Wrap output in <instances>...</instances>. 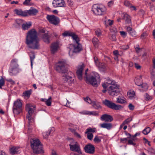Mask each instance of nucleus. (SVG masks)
Returning <instances> with one entry per match:
<instances>
[{"mask_svg":"<svg viewBox=\"0 0 155 155\" xmlns=\"http://www.w3.org/2000/svg\"><path fill=\"white\" fill-rule=\"evenodd\" d=\"M80 39H73V44H70L68 47L69 49V54L71 57L74 53H78L82 50V45L79 43Z\"/></svg>","mask_w":155,"mask_h":155,"instance_id":"1","label":"nucleus"},{"mask_svg":"<svg viewBox=\"0 0 155 155\" xmlns=\"http://www.w3.org/2000/svg\"><path fill=\"white\" fill-rule=\"evenodd\" d=\"M30 143L31 147L34 152V153L32 154L31 155H37V154L44 153L42 145L41 143L39 140L31 139L30 140Z\"/></svg>","mask_w":155,"mask_h":155,"instance_id":"2","label":"nucleus"},{"mask_svg":"<svg viewBox=\"0 0 155 155\" xmlns=\"http://www.w3.org/2000/svg\"><path fill=\"white\" fill-rule=\"evenodd\" d=\"M88 71V69H87L85 71V76L84 77L86 78V80L90 84L93 86L97 87L98 86V84L97 80L99 78V76L98 74L96 72H92V74L88 78L87 75V72Z\"/></svg>","mask_w":155,"mask_h":155,"instance_id":"3","label":"nucleus"},{"mask_svg":"<svg viewBox=\"0 0 155 155\" xmlns=\"http://www.w3.org/2000/svg\"><path fill=\"white\" fill-rule=\"evenodd\" d=\"M62 74V80L64 83H68L70 84L74 83V76L73 72L70 71H67Z\"/></svg>","mask_w":155,"mask_h":155,"instance_id":"4","label":"nucleus"},{"mask_svg":"<svg viewBox=\"0 0 155 155\" xmlns=\"http://www.w3.org/2000/svg\"><path fill=\"white\" fill-rule=\"evenodd\" d=\"M35 107L34 106L29 104L26 105V109L28 111L27 117L28 120V123L29 125H32L34 122V119L32 117V115L35 109Z\"/></svg>","mask_w":155,"mask_h":155,"instance_id":"5","label":"nucleus"},{"mask_svg":"<svg viewBox=\"0 0 155 155\" xmlns=\"http://www.w3.org/2000/svg\"><path fill=\"white\" fill-rule=\"evenodd\" d=\"M66 61L65 60H62L59 61L55 64L56 70L58 72L62 74L67 72L68 70L66 66Z\"/></svg>","mask_w":155,"mask_h":155,"instance_id":"6","label":"nucleus"},{"mask_svg":"<svg viewBox=\"0 0 155 155\" xmlns=\"http://www.w3.org/2000/svg\"><path fill=\"white\" fill-rule=\"evenodd\" d=\"M92 11L95 15H101L106 14V9L104 6L94 4L92 6Z\"/></svg>","mask_w":155,"mask_h":155,"instance_id":"7","label":"nucleus"},{"mask_svg":"<svg viewBox=\"0 0 155 155\" xmlns=\"http://www.w3.org/2000/svg\"><path fill=\"white\" fill-rule=\"evenodd\" d=\"M18 65L17 64V60L12 59L11 62L10 66L8 72L10 75L13 76L18 73Z\"/></svg>","mask_w":155,"mask_h":155,"instance_id":"8","label":"nucleus"},{"mask_svg":"<svg viewBox=\"0 0 155 155\" xmlns=\"http://www.w3.org/2000/svg\"><path fill=\"white\" fill-rule=\"evenodd\" d=\"M119 85L117 84L110 85L107 89V91L109 94L112 96H116L119 92Z\"/></svg>","mask_w":155,"mask_h":155,"instance_id":"9","label":"nucleus"},{"mask_svg":"<svg viewBox=\"0 0 155 155\" xmlns=\"http://www.w3.org/2000/svg\"><path fill=\"white\" fill-rule=\"evenodd\" d=\"M103 104L108 108L115 110H119L123 108V107L121 105L116 104L107 99H105L103 102Z\"/></svg>","mask_w":155,"mask_h":155,"instance_id":"10","label":"nucleus"},{"mask_svg":"<svg viewBox=\"0 0 155 155\" xmlns=\"http://www.w3.org/2000/svg\"><path fill=\"white\" fill-rule=\"evenodd\" d=\"M22 104L21 100L17 99L14 103L13 111L15 115L18 114L22 111Z\"/></svg>","mask_w":155,"mask_h":155,"instance_id":"11","label":"nucleus"},{"mask_svg":"<svg viewBox=\"0 0 155 155\" xmlns=\"http://www.w3.org/2000/svg\"><path fill=\"white\" fill-rule=\"evenodd\" d=\"M39 39H26V43L28 47L34 49L39 48Z\"/></svg>","mask_w":155,"mask_h":155,"instance_id":"12","label":"nucleus"},{"mask_svg":"<svg viewBox=\"0 0 155 155\" xmlns=\"http://www.w3.org/2000/svg\"><path fill=\"white\" fill-rule=\"evenodd\" d=\"M46 18L50 23L54 25H58L60 23L59 18L54 15H48Z\"/></svg>","mask_w":155,"mask_h":155,"instance_id":"13","label":"nucleus"},{"mask_svg":"<svg viewBox=\"0 0 155 155\" xmlns=\"http://www.w3.org/2000/svg\"><path fill=\"white\" fill-rule=\"evenodd\" d=\"M84 67V65L83 63H81L77 67L76 74L78 79L81 80L83 79V71Z\"/></svg>","mask_w":155,"mask_h":155,"instance_id":"14","label":"nucleus"},{"mask_svg":"<svg viewBox=\"0 0 155 155\" xmlns=\"http://www.w3.org/2000/svg\"><path fill=\"white\" fill-rule=\"evenodd\" d=\"M61 44L59 41H57L51 44L50 46L51 51L52 54H54L58 50Z\"/></svg>","mask_w":155,"mask_h":155,"instance_id":"15","label":"nucleus"},{"mask_svg":"<svg viewBox=\"0 0 155 155\" xmlns=\"http://www.w3.org/2000/svg\"><path fill=\"white\" fill-rule=\"evenodd\" d=\"M64 37H71L72 39H79L78 35L76 33L71 31H65L62 34Z\"/></svg>","mask_w":155,"mask_h":155,"instance_id":"16","label":"nucleus"},{"mask_svg":"<svg viewBox=\"0 0 155 155\" xmlns=\"http://www.w3.org/2000/svg\"><path fill=\"white\" fill-rule=\"evenodd\" d=\"M37 39V32L34 29H32L29 30L27 34L26 38L28 39Z\"/></svg>","mask_w":155,"mask_h":155,"instance_id":"17","label":"nucleus"},{"mask_svg":"<svg viewBox=\"0 0 155 155\" xmlns=\"http://www.w3.org/2000/svg\"><path fill=\"white\" fill-rule=\"evenodd\" d=\"M70 149L73 151L78 152V153L81 154V151L80 149V146L77 142H75L74 144H69Z\"/></svg>","mask_w":155,"mask_h":155,"instance_id":"18","label":"nucleus"},{"mask_svg":"<svg viewBox=\"0 0 155 155\" xmlns=\"http://www.w3.org/2000/svg\"><path fill=\"white\" fill-rule=\"evenodd\" d=\"M85 152L90 154H93L95 152V147L94 146L89 143L85 145L84 147Z\"/></svg>","mask_w":155,"mask_h":155,"instance_id":"19","label":"nucleus"},{"mask_svg":"<svg viewBox=\"0 0 155 155\" xmlns=\"http://www.w3.org/2000/svg\"><path fill=\"white\" fill-rule=\"evenodd\" d=\"M52 5L54 8L58 7H65V4L64 0H54Z\"/></svg>","mask_w":155,"mask_h":155,"instance_id":"20","label":"nucleus"},{"mask_svg":"<svg viewBox=\"0 0 155 155\" xmlns=\"http://www.w3.org/2000/svg\"><path fill=\"white\" fill-rule=\"evenodd\" d=\"M117 84L115 81L110 79L106 80L102 84V86L105 89L109 85H112L113 84Z\"/></svg>","mask_w":155,"mask_h":155,"instance_id":"21","label":"nucleus"},{"mask_svg":"<svg viewBox=\"0 0 155 155\" xmlns=\"http://www.w3.org/2000/svg\"><path fill=\"white\" fill-rule=\"evenodd\" d=\"M101 119L102 121H104L106 122H110L113 120L112 116L110 115L104 114L102 115L101 117Z\"/></svg>","mask_w":155,"mask_h":155,"instance_id":"22","label":"nucleus"},{"mask_svg":"<svg viewBox=\"0 0 155 155\" xmlns=\"http://www.w3.org/2000/svg\"><path fill=\"white\" fill-rule=\"evenodd\" d=\"M122 18L125 21V23L131 24V21L130 16L126 13H123L121 15Z\"/></svg>","mask_w":155,"mask_h":155,"instance_id":"23","label":"nucleus"},{"mask_svg":"<svg viewBox=\"0 0 155 155\" xmlns=\"http://www.w3.org/2000/svg\"><path fill=\"white\" fill-rule=\"evenodd\" d=\"M20 148L17 147H13L10 149V153L13 155L20 153Z\"/></svg>","mask_w":155,"mask_h":155,"instance_id":"24","label":"nucleus"},{"mask_svg":"<svg viewBox=\"0 0 155 155\" xmlns=\"http://www.w3.org/2000/svg\"><path fill=\"white\" fill-rule=\"evenodd\" d=\"M14 12L18 15L22 16H27V12L25 11H22L21 9H15Z\"/></svg>","mask_w":155,"mask_h":155,"instance_id":"25","label":"nucleus"},{"mask_svg":"<svg viewBox=\"0 0 155 155\" xmlns=\"http://www.w3.org/2000/svg\"><path fill=\"white\" fill-rule=\"evenodd\" d=\"M112 124L110 123H103L101 124V127L106 128L108 130H110L112 127Z\"/></svg>","mask_w":155,"mask_h":155,"instance_id":"26","label":"nucleus"},{"mask_svg":"<svg viewBox=\"0 0 155 155\" xmlns=\"http://www.w3.org/2000/svg\"><path fill=\"white\" fill-rule=\"evenodd\" d=\"M40 32L41 33H43L42 35L43 39H48V31L46 30L45 29L43 28L40 29Z\"/></svg>","mask_w":155,"mask_h":155,"instance_id":"27","label":"nucleus"},{"mask_svg":"<svg viewBox=\"0 0 155 155\" xmlns=\"http://www.w3.org/2000/svg\"><path fill=\"white\" fill-rule=\"evenodd\" d=\"M32 92V90L30 89L29 90L26 91L23 93L22 95L24 96L25 98L28 99L29 98L30 95Z\"/></svg>","mask_w":155,"mask_h":155,"instance_id":"28","label":"nucleus"},{"mask_svg":"<svg viewBox=\"0 0 155 155\" xmlns=\"http://www.w3.org/2000/svg\"><path fill=\"white\" fill-rule=\"evenodd\" d=\"M37 10L35 8H31L28 10L27 12V15L28 14L30 15H35L38 12Z\"/></svg>","mask_w":155,"mask_h":155,"instance_id":"29","label":"nucleus"},{"mask_svg":"<svg viewBox=\"0 0 155 155\" xmlns=\"http://www.w3.org/2000/svg\"><path fill=\"white\" fill-rule=\"evenodd\" d=\"M54 128L51 129L48 131L43 132L42 133V135L43 137L45 139H47L49 135L51 134H53L54 131Z\"/></svg>","mask_w":155,"mask_h":155,"instance_id":"30","label":"nucleus"},{"mask_svg":"<svg viewBox=\"0 0 155 155\" xmlns=\"http://www.w3.org/2000/svg\"><path fill=\"white\" fill-rule=\"evenodd\" d=\"M127 30L131 36L133 37L136 36V32L134 30L132 29L131 27L129 26L127 28Z\"/></svg>","mask_w":155,"mask_h":155,"instance_id":"31","label":"nucleus"},{"mask_svg":"<svg viewBox=\"0 0 155 155\" xmlns=\"http://www.w3.org/2000/svg\"><path fill=\"white\" fill-rule=\"evenodd\" d=\"M92 105L94 108L96 110L102 108L100 103L98 102L94 101L92 103Z\"/></svg>","mask_w":155,"mask_h":155,"instance_id":"32","label":"nucleus"},{"mask_svg":"<svg viewBox=\"0 0 155 155\" xmlns=\"http://www.w3.org/2000/svg\"><path fill=\"white\" fill-rule=\"evenodd\" d=\"M31 61V67H32L33 65V62L35 58V54L34 52H31L29 55Z\"/></svg>","mask_w":155,"mask_h":155,"instance_id":"33","label":"nucleus"},{"mask_svg":"<svg viewBox=\"0 0 155 155\" xmlns=\"http://www.w3.org/2000/svg\"><path fill=\"white\" fill-rule=\"evenodd\" d=\"M140 88H142L141 90L143 91H146L148 88V86L146 83H143L139 86Z\"/></svg>","mask_w":155,"mask_h":155,"instance_id":"34","label":"nucleus"},{"mask_svg":"<svg viewBox=\"0 0 155 155\" xmlns=\"http://www.w3.org/2000/svg\"><path fill=\"white\" fill-rule=\"evenodd\" d=\"M31 22L28 24L26 23L25 24H23L22 25V28L23 30H26L28 29L31 26Z\"/></svg>","mask_w":155,"mask_h":155,"instance_id":"35","label":"nucleus"},{"mask_svg":"<svg viewBox=\"0 0 155 155\" xmlns=\"http://www.w3.org/2000/svg\"><path fill=\"white\" fill-rule=\"evenodd\" d=\"M135 84L139 86H140V85L143 82L142 81V79L141 78V76H140V78H135Z\"/></svg>","mask_w":155,"mask_h":155,"instance_id":"36","label":"nucleus"},{"mask_svg":"<svg viewBox=\"0 0 155 155\" xmlns=\"http://www.w3.org/2000/svg\"><path fill=\"white\" fill-rule=\"evenodd\" d=\"M117 102L121 104H124L126 103V101L124 98L120 97L117 98Z\"/></svg>","mask_w":155,"mask_h":155,"instance_id":"37","label":"nucleus"},{"mask_svg":"<svg viewBox=\"0 0 155 155\" xmlns=\"http://www.w3.org/2000/svg\"><path fill=\"white\" fill-rule=\"evenodd\" d=\"M23 22L22 20L21 19L17 20L16 21V24H13V27L14 28H17L18 26L21 25Z\"/></svg>","mask_w":155,"mask_h":155,"instance_id":"38","label":"nucleus"},{"mask_svg":"<svg viewBox=\"0 0 155 155\" xmlns=\"http://www.w3.org/2000/svg\"><path fill=\"white\" fill-rule=\"evenodd\" d=\"M132 120V118L131 117L127 118L123 122L122 124L121 125L120 127H121L122 126L126 124H128Z\"/></svg>","mask_w":155,"mask_h":155,"instance_id":"39","label":"nucleus"},{"mask_svg":"<svg viewBox=\"0 0 155 155\" xmlns=\"http://www.w3.org/2000/svg\"><path fill=\"white\" fill-rule=\"evenodd\" d=\"M127 95L128 97L130 99H132L134 97L135 95V92L134 91L132 92H128Z\"/></svg>","mask_w":155,"mask_h":155,"instance_id":"40","label":"nucleus"},{"mask_svg":"<svg viewBox=\"0 0 155 155\" xmlns=\"http://www.w3.org/2000/svg\"><path fill=\"white\" fill-rule=\"evenodd\" d=\"M96 131V130L95 128L89 127L86 130V132H87V133H92L95 132Z\"/></svg>","mask_w":155,"mask_h":155,"instance_id":"41","label":"nucleus"},{"mask_svg":"<svg viewBox=\"0 0 155 155\" xmlns=\"http://www.w3.org/2000/svg\"><path fill=\"white\" fill-rule=\"evenodd\" d=\"M93 141L95 143H99L101 141V137L96 136L93 140Z\"/></svg>","mask_w":155,"mask_h":155,"instance_id":"42","label":"nucleus"},{"mask_svg":"<svg viewBox=\"0 0 155 155\" xmlns=\"http://www.w3.org/2000/svg\"><path fill=\"white\" fill-rule=\"evenodd\" d=\"M86 114H88L89 115H93L94 116H98V113L96 111H88L87 112L85 113Z\"/></svg>","mask_w":155,"mask_h":155,"instance_id":"43","label":"nucleus"},{"mask_svg":"<svg viewBox=\"0 0 155 155\" xmlns=\"http://www.w3.org/2000/svg\"><path fill=\"white\" fill-rule=\"evenodd\" d=\"M151 129L149 127H147L144 129L143 131V133L145 135H147L150 131Z\"/></svg>","mask_w":155,"mask_h":155,"instance_id":"44","label":"nucleus"},{"mask_svg":"<svg viewBox=\"0 0 155 155\" xmlns=\"http://www.w3.org/2000/svg\"><path fill=\"white\" fill-rule=\"evenodd\" d=\"M85 133L87 134V137L88 139L91 140H92L93 135L92 133H87V132H85Z\"/></svg>","mask_w":155,"mask_h":155,"instance_id":"45","label":"nucleus"},{"mask_svg":"<svg viewBox=\"0 0 155 155\" xmlns=\"http://www.w3.org/2000/svg\"><path fill=\"white\" fill-rule=\"evenodd\" d=\"M153 68L151 72V78L152 79H155V67H153Z\"/></svg>","mask_w":155,"mask_h":155,"instance_id":"46","label":"nucleus"},{"mask_svg":"<svg viewBox=\"0 0 155 155\" xmlns=\"http://www.w3.org/2000/svg\"><path fill=\"white\" fill-rule=\"evenodd\" d=\"M140 133H136L134 135L131 136L130 134L129 133H128L127 135H128L129 136V138H131L132 139H133V140H134V138L136 137L137 136L139 135H140Z\"/></svg>","mask_w":155,"mask_h":155,"instance_id":"47","label":"nucleus"},{"mask_svg":"<svg viewBox=\"0 0 155 155\" xmlns=\"http://www.w3.org/2000/svg\"><path fill=\"white\" fill-rule=\"evenodd\" d=\"M124 5L127 7L130 8L132 4L128 0H125L124 2Z\"/></svg>","mask_w":155,"mask_h":155,"instance_id":"48","label":"nucleus"},{"mask_svg":"<svg viewBox=\"0 0 155 155\" xmlns=\"http://www.w3.org/2000/svg\"><path fill=\"white\" fill-rule=\"evenodd\" d=\"M92 42L94 45L96 47H97L98 46V44L99 43L98 39H93Z\"/></svg>","mask_w":155,"mask_h":155,"instance_id":"49","label":"nucleus"},{"mask_svg":"<svg viewBox=\"0 0 155 155\" xmlns=\"http://www.w3.org/2000/svg\"><path fill=\"white\" fill-rule=\"evenodd\" d=\"M67 2L68 5L71 7H73V2L71 0H67Z\"/></svg>","mask_w":155,"mask_h":155,"instance_id":"50","label":"nucleus"},{"mask_svg":"<svg viewBox=\"0 0 155 155\" xmlns=\"http://www.w3.org/2000/svg\"><path fill=\"white\" fill-rule=\"evenodd\" d=\"M95 32L96 35L98 36H100L101 34V31L100 29H97L95 30Z\"/></svg>","mask_w":155,"mask_h":155,"instance_id":"51","label":"nucleus"},{"mask_svg":"<svg viewBox=\"0 0 155 155\" xmlns=\"http://www.w3.org/2000/svg\"><path fill=\"white\" fill-rule=\"evenodd\" d=\"M5 84V81L2 77H0V85L2 86L4 85Z\"/></svg>","mask_w":155,"mask_h":155,"instance_id":"52","label":"nucleus"},{"mask_svg":"<svg viewBox=\"0 0 155 155\" xmlns=\"http://www.w3.org/2000/svg\"><path fill=\"white\" fill-rule=\"evenodd\" d=\"M97 66H99V67L102 69H104L106 68L105 64L104 63H102L101 64H99V65Z\"/></svg>","mask_w":155,"mask_h":155,"instance_id":"53","label":"nucleus"},{"mask_svg":"<svg viewBox=\"0 0 155 155\" xmlns=\"http://www.w3.org/2000/svg\"><path fill=\"white\" fill-rule=\"evenodd\" d=\"M110 32H113L114 33H115L117 32V29L116 28L113 27L111 26L110 28Z\"/></svg>","mask_w":155,"mask_h":155,"instance_id":"54","label":"nucleus"},{"mask_svg":"<svg viewBox=\"0 0 155 155\" xmlns=\"http://www.w3.org/2000/svg\"><path fill=\"white\" fill-rule=\"evenodd\" d=\"M120 35L122 36L123 38H125L127 36V33L124 31H120Z\"/></svg>","mask_w":155,"mask_h":155,"instance_id":"55","label":"nucleus"},{"mask_svg":"<svg viewBox=\"0 0 155 155\" xmlns=\"http://www.w3.org/2000/svg\"><path fill=\"white\" fill-rule=\"evenodd\" d=\"M94 60L96 66H98V65H99V62L98 61L97 58L96 57H94Z\"/></svg>","mask_w":155,"mask_h":155,"instance_id":"56","label":"nucleus"},{"mask_svg":"<svg viewBox=\"0 0 155 155\" xmlns=\"http://www.w3.org/2000/svg\"><path fill=\"white\" fill-rule=\"evenodd\" d=\"M134 65L135 67L137 69L140 70L141 69V66L139 65L138 63H135Z\"/></svg>","mask_w":155,"mask_h":155,"instance_id":"57","label":"nucleus"},{"mask_svg":"<svg viewBox=\"0 0 155 155\" xmlns=\"http://www.w3.org/2000/svg\"><path fill=\"white\" fill-rule=\"evenodd\" d=\"M105 21V22H107V23L110 26H111L112 25L114 22L113 20L111 21L110 19L108 20L107 21Z\"/></svg>","mask_w":155,"mask_h":155,"instance_id":"58","label":"nucleus"},{"mask_svg":"<svg viewBox=\"0 0 155 155\" xmlns=\"http://www.w3.org/2000/svg\"><path fill=\"white\" fill-rule=\"evenodd\" d=\"M129 48V47L128 45H123L120 46V49L124 50H126L128 49Z\"/></svg>","mask_w":155,"mask_h":155,"instance_id":"59","label":"nucleus"},{"mask_svg":"<svg viewBox=\"0 0 155 155\" xmlns=\"http://www.w3.org/2000/svg\"><path fill=\"white\" fill-rule=\"evenodd\" d=\"M51 99V97L49 98L48 100H46L45 101V104L48 106H50L51 104V102L50 99Z\"/></svg>","mask_w":155,"mask_h":155,"instance_id":"60","label":"nucleus"},{"mask_svg":"<svg viewBox=\"0 0 155 155\" xmlns=\"http://www.w3.org/2000/svg\"><path fill=\"white\" fill-rule=\"evenodd\" d=\"M128 140V144L132 145H133L134 146H135L136 145V143L133 142L134 140Z\"/></svg>","mask_w":155,"mask_h":155,"instance_id":"61","label":"nucleus"},{"mask_svg":"<svg viewBox=\"0 0 155 155\" xmlns=\"http://www.w3.org/2000/svg\"><path fill=\"white\" fill-rule=\"evenodd\" d=\"M134 48L136 52L137 53H139L141 50V49L139 48V45H136V46H135Z\"/></svg>","mask_w":155,"mask_h":155,"instance_id":"62","label":"nucleus"},{"mask_svg":"<svg viewBox=\"0 0 155 155\" xmlns=\"http://www.w3.org/2000/svg\"><path fill=\"white\" fill-rule=\"evenodd\" d=\"M150 11L155 12V6L153 5H150Z\"/></svg>","mask_w":155,"mask_h":155,"instance_id":"63","label":"nucleus"},{"mask_svg":"<svg viewBox=\"0 0 155 155\" xmlns=\"http://www.w3.org/2000/svg\"><path fill=\"white\" fill-rule=\"evenodd\" d=\"M84 101L87 102L88 103L90 104L91 103V100L90 99V98L88 97H87L86 98H85L84 99Z\"/></svg>","mask_w":155,"mask_h":155,"instance_id":"64","label":"nucleus"}]
</instances>
